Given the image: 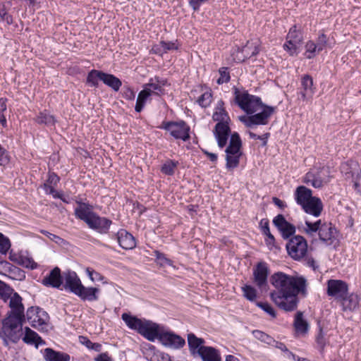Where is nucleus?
I'll return each mask as SVG.
<instances>
[{"label":"nucleus","instance_id":"nucleus-35","mask_svg":"<svg viewBox=\"0 0 361 361\" xmlns=\"http://www.w3.org/2000/svg\"><path fill=\"white\" fill-rule=\"evenodd\" d=\"M104 72L97 70L90 71L87 76V84L91 87H97L99 86V81H102Z\"/></svg>","mask_w":361,"mask_h":361},{"label":"nucleus","instance_id":"nucleus-29","mask_svg":"<svg viewBox=\"0 0 361 361\" xmlns=\"http://www.w3.org/2000/svg\"><path fill=\"white\" fill-rule=\"evenodd\" d=\"M152 95V90H151V88L144 87V89L139 92L137 98V102L135 107V109L137 112H140L143 109L145 103Z\"/></svg>","mask_w":361,"mask_h":361},{"label":"nucleus","instance_id":"nucleus-30","mask_svg":"<svg viewBox=\"0 0 361 361\" xmlns=\"http://www.w3.org/2000/svg\"><path fill=\"white\" fill-rule=\"evenodd\" d=\"M102 81L114 91L117 92L122 85V82L119 78L115 75L104 72Z\"/></svg>","mask_w":361,"mask_h":361},{"label":"nucleus","instance_id":"nucleus-25","mask_svg":"<svg viewBox=\"0 0 361 361\" xmlns=\"http://www.w3.org/2000/svg\"><path fill=\"white\" fill-rule=\"evenodd\" d=\"M188 343L190 351L194 356H197L205 346L204 345V339L197 338L193 334H189L188 335Z\"/></svg>","mask_w":361,"mask_h":361},{"label":"nucleus","instance_id":"nucleus-21","mask_svg":"<svg viewBox=\"0 0 361 361\" xmlns=\"http://www.w3.org/2000/svg\"><path fill=\"white\" fill-rule=\"evenodd\" d=\"M8 299L10 300L9 306L11 310L9 316L18 317L23 319L24 317V307L22 304L21 297L16 293H12Z\"/></svg>","mask_w":361,"mask_h":361},{"label":"nucleus","instance_id":"nucleus-40","mask_svg":"<svg viewBox=\"0 0 361 361\" xmlns=\"http://www.w3.org/2000/svg\"><path fill=\"white\" fill-rule=\"evenodd\" d=\"M154 256L157 263L159 264L161 267L166 268L169 267L173 269L176 268V267L172 264V262L160 252L154 251Z\"/></svg>","mask_w":361,"mask_h":361},{"label":"nucleus","instance_id":"nucleus-3","mask_svg":"<svg viewBox=\"0 0 361 361\" xmlns=\"http://www.w3.org/2000/svg\"><path fill=\"white\" fill-rule=\"evenodd\" d=\"M298 228L310 236L317 233L320 242L326 246L335 247L338 243L337 230L331 223L323 222L321 219L316 221L305 219V225L298 226Z\"/></svg>","mask_w":361,"mask_h":361},{"label":"nucleus","instance_id":"nucleus-45","mask_svg":"<svg viewBox=\"0 0 361 361\" xmlns=\"http://www.w3.org/2000/svg\"><path fill=\"white\" fill-rule=\"evenodd\" d=\"M300 47V45L296 44H288V42H286L283 46L284 50L292 56H297L298 54Z\"/></svg>","mask_w":361,"mask_h":361},{"label":"nucleus","instance_id":"nucleus-47","mask_svg":"<svg viewBox=\"0 0 361 361\" xmlns=\"http://www.w3.org/2000/svg\"><path fill=\"white\" fill-rule=\"evenodd\" d=\"M244 296L249 300L253 301L256 298V290L250 286H245L243 288Z\"/></svg>","mask_w":361,"mask_h":361},{"label":"nucleus","instance_id":"nucleus-33","mask_svg":"<svg viewBox=\"0 0 361 361\" xmlns=\"http://www.w3.org/2000/svg\"><path fill=\"white\" fill-rule=\"evenodd\" d=\"M35 121L39 124L53 126L55 125L56 121L53 115H51L47 111H44L37 115Z\"/></svg>","mask_w":361,"mask_h":361},{"label":"nucleus","instance_id":"nucleus-53","mask_svg":"<svg viewBox=\"0 0 361 361\" xmlns=\"http://www.w3.org/2000/svg\"><path fill=\"white\" fill-rule=\"evenodd\" d=\"M329 173V169L327 168H322L319 171H317L316 173H314V178L317 179H324V180H329V178L327 176V174Z\"/></svg>","mask_w":361,"mask_h":361},{"label":"nucleus","instance_id":"nucleus-8","mask_svg":"<svg viewBox=\"0 0 361 361\" xmlns=\"http://www.w3.org/2000/svg\"><path fill=\"white\" fill-rule=\"evenodd\" d=\"M154 329L152 333L153 339H149V341L154 342L155 340H159L163 345L174 349L180 348L185 343L184 338L164 326L156 323Z\"/></svg>","mask_w":361,"mask_h":361},{"label":"nucleus","instance_id":"nucleus-31","mask_svg":"<svg viewBox=\"0 0 361 361\" xmlns=\"http://www.w3.org/2000/svg\"><path fill=\"white\" fill-rule=\"evenodd\" d=\"M303 41V37L300 30H297V27L295 25L293 26L286 37V42L288 44H296L298 45H301Z\"/></svg>","mask_w":361,"mask_h":361},{"label":"nucleus","instance_id":"nucleus-14","mask_svg":"<svg viewBox=\"0 0 361 361\" xmlns=\"http://www.w3.org/2000/svg\"><path fill=\"white\" fill-rule=\"evenodd\" d=\"M348 283L342 280L329 279L326 282V294L334 298L337 302L348 293Z\"/></svg>","mask_w":361,"mask_h":361},{"label":"nucleus","instance_id":"nucleus-10","mask_svg":"<svg viewBox=\"0 0 361 361\" xmlns=\"http://www.w3.org/2000/svg\"><path fill=\"white\" fill-rule=\"evenodd\" d=\"M121 318L129 329L136 331L148 341L153 339L152 333L154 330L156 323L139 319L127 313H123Z\"/></svg>","mask_w":361,"mask_h":361},{"label":"nucleus","instance_id":"nucleus-49","mask_svg":"<svg viewBox=\"0 0 361 361\" xmlns=\"http://www.w3.org/2000/svg\"><path fill=\"white\" fill-rule=\"evenodd\" d=\"M255 281L256 283L259 286H262L267 281V272H254Z\"/></svg>","mask_w":361,"mask_h":361},{"label":"nucleus","instance_id":"nucleus-24","mask_svg":"<svg viewBox=\"0 0 361 361\" xmlns=\"http://www.w3.org/2000/svg\"><path fill=\"white\" fill-rule=\"evenodd\" d=\"M77 293L75 294L83 300L87 301H96L98 300L99 289L97 288H87L82 285L80 289L75 290Z\"/></svg>","mask_w":361,"mask_h":361},{"label":"nucleus","instance_id":"nucleus-57","mask_svg":"<svg viewBox=\"0 0 361 361\" xmlns=\"http://www.w3.org/2000/svg\"><path fill=\"white\" fill-rule=\"evenodd\" d=\"M59 177L54 173H49L48 179L45 183H49L51 185H56L59 182Z\"/></svg>","mask_w":361,"mask_h":361},{"label":"nucleus","instance_id":"nucleus-2","mask_svg":"<svg viewBox=\"0 0 361 361\" xmlns=\"http://www.w3.org/2000/svg\"><path fill=\"white\" fill-rule=\"evenodd\" d=\"M233 94L235 104L243 111L247 114H255L249 116L240 117V120L247 127L268 123L269 118L274 111L273 107L264 105L259 97L250 94L247 91L236 87H233Z\"/></svg>","mask_w":361,"mask_h":361},{"label":"nucleus","instance_id":"nucleus-39","mask_svg":"<svg viewBox=\"0 0 361 361\" xmlns=\"http://www.w3.org/2000/svg\"><path fill=\"white\" fill-rule=\"evenodd\" d=\"M178 161L169 159L166 161L161 168V171L167 176H172L175 173V169L178 166Z\"/></svg>","mask_w":361,"mask_h":361},{"label":"nucleus","instance_id":"nucleus-4","mask_svg":"<svg viewBox=\"0 0 361 361\" xmlns=\"http://www.w3.org/2000/svg\"><path fill=\"white\" fill-rule=\"evenodd\" d=\"M78 206L75 209V216L82 220L88 227L95 230L99 233H107L112 221L106 218L99 216L92 211V206L84 202H78Z\"/></svg>","mask_w":361,"mask_h":361},{"label":"nucleus","instance_id":"nucleus-16","mask_svg":"<svg viewBox=\"0 0 361 361\" xmlns=\"http://www.w3.org/2000/svg\"><path fill=\"white\" fill-rule=\"evenodd\" d=\"M361 297L355 293H346L339 301L338 304L342 311L352 312L360 307Z\"/></svg>","mask_w":361,"mask_h":361},{"label":"nucleus","instance_id":"nucleus-9","mask_svg":"<svg viewBox=\"0 0 361 361\" xmlns=\"http://www.w3.org/2000/svg\"><path fill=\"white\" fill-rule=\"evenodd\" d=\"M22 322L23 319L13 316H8L3 321L0 336L6 345L8 341L16 343L20 340L23 336Z\"/></svg>","mask_w":361,"mask_h":361},{"label":"nucleus","instance_id":"nucleus-32","mask_svg":"<svg viewBox=\"0 0 361 361\" xmlns=\"http://www.w3.org/2000/svg\"><path fill=\"white\" fill-rule=\"evenodd\" d=\"M23 341L27 344H35L37 346L42 343L38 334L28 327L25 329Z\"/></svg>","mask_w":361,"mask_h":361},{"label":"nucleus","instance_id":"nucleus-46","mask_svg":"<svg viewBox=\"0 0 361 361\" xmlns=\"http://www.w3.org/2000/svg\"><path fill=\"white\" fill-rule=\"evenodd\" d=\"M11 247L9 239L0 233V252L6 254Z\"/></svg>","mask_w":361,"mask_h":361},{"label":"nucleus","instance_id":"nucleus-1","mask_svg":"<svg viewBox=\"0 0 361 361\" xmlns=\"http://www.w3.org/2000/svg\"><path fill=\"white\" fill-rule=\"evenodd\" d=\"M271 282L281 292L273 293L271 295L275 304L285 311L295 310L297 307V295L300 293H304L305 291V278L288 276L283 272H275L271 276Z\"/></svg>","mask_w":361,"mask_h":361},{"label":"nucleus","instance_id":"nucleus-38","mask_svg":"<svg viewBox=\"0 0 361 361\" xmlns=\"http://www.w3.org/2000/svg\"><path fill=\"white\" fill-rule=\"evenodd\" d=\"M303 182L311 185L315 188H320L329 182V180L314 178L313 172H308L304 177Z\"/></svg>","mask_w":361,"mask_h":361},{"label":"nucleus","instance_id":"nucleus-43","mask_svg":"<svg viewBox=\"0 0 361 361\" xmlns=\"http://www.w3.org/2000/svg\"><path fill=\"white\" fill-rule=\"evenodd\" d=\"M252 334L255 338L268 345H274L275 343V340L272 337L261 331L255 330L252 331Z\"/></svg>","mask_w":361,"mask_h":361},{"label":"nucleus","instance_id":"nucleus-6","mask_svg":"<svg viewBox=\"0 0 361 361\" xmlns=\"http://www.w3.org/2000/svg\"><path fill=\"white\" fill-rule=\"evenodd\" d=\"M294 197L298 204L301 206L305 213L315 217L320 216L323 210L321 200L312 196V191L305 186H298L294 192Z\"/></svg>","mask_w":361,"mask_h":361},{"label":"nucleus","instance_id":"nucleus-15","mask_svg":"<svg viewBox=\"0 0 361 361\" xmlns=\"http://www.w3.org/2000/svg\"><path fill=\"white\" fill-rule=\"evenodd\" d=\"M163 128L169 131L171 136L175 139H180L187 141L190 138V128L183 121L179 122H167Z\"/></svg>","mask_w":361,"mask_h":361},{"label":"nucleus","instance_id":"nucleus-50","mask_svg":"<svg viewBox=\"0 0 361 361\" xmlns=\"http://www.w3.org/2000/svg\"><path fill=\"white\" fill-rule=\"evenodd\" d=\"M55 186L51 185L49 183H44L43 188L47 194L52 195L54 198H61V193L55 190Z\"/></svg>","mask_w":361,"mask_h":361},{"label":"nucleus","instance_id":"nucleus-60","mask_svg":"<svg viewBox=\"0 0 361 361\" xmlns=\"http://www.w3.org/2000/svg\"><path fill=\"white\" fill-rule=\"evenodd\" d=\"M306 264L309 268L312 269L313 270H316L319 268L318 263L316 260H314L312 257H307L305 259Z\"/></svg>","mask_w":361,"mask_h":361},{"label":"nucleus","instance_id":"nucleus-34","mask_svg":"<svg viewBox=\"0 0 361 361\" xmlns=\"http://www.w3.org/2000/svg\"><path fill=\"white\" fill-rule=\"evenodd\" d=\"M178 46L173 42L161 41L159 44L154 46L152 50L154 53L162 55L170 50H176Z\"/></svg>","mask_w":361,"mask_h":361},{"label":"nucleus","instance_id":"nucleus-19","mask_svg":"<svg viewBox=\"0 0 361 361\" xmlns=\"http://www.w3.org/2000/svg\"><path fill=\"white\" fill-rule=\"evenodd\" d=\"M9 258L13 262L25 269H37L39 268L38 264L27 252L22 251L17 253L11 252Z\"/></svg>","mask_w":361,"mask_h":361},{"label":"nucleus","instance_id":"nucleus-54","mask_svg":"<svg viewBox=\"0 0 361 361\" xmlns=\"http://www.w3.org/2000/svg\"><path fill=\"white\" fill-rule=\"evenodd\" d=\"M135 92L129 87H124L123 97L128 100H133L135 99Z\"/></svg>","mask_w":361,"mask_h":361},{"label":"nucleus","instance_id":"nucleus-17","mask_svg":"<svg viewBox=\"0 0 361 361\" xmlns=\"http://www.w3.org/2000/svg\"><path fill=\"white\" fill-rule=\"evenodd\" d=\"M341 172L345 173L346 178H352L355 190L361 192V170L356 163H343L341 166Z\"/></svg>","mask_w":361,"mask_h":361},{"label":"nucleus","instance_id":"nucleus-56","mask_svg":"<svg viewBox=\"0 0 361 361\" xmlns=\"http://www.w3.org/2000/svg\"><path fill=\"white\" fill-rule=\"evenodd\" d=\"M8 161L9 158L6 149L0 145V165H6Z\"/></svg>","mask_w":361,"mask_h":361},{"label":"nucleus","instance_id":"nucleus-5","mask_svg":"<svg viewBox=\"0 0 361 361\" xmlns=\"http://www.w3.org/2000/svg\"><path fill=\"white\" fill-rule=\"evenodd\" d=\"M212 118L217 123L214 128V135L220 148L226 146L230 133V117L224 108V102L219 100L214 109Z\"/></svg>","mask_w":361,"mask_h":361},{"label":"nucleus","instance_id":"nucleus-11","mask_svg":"<svg viewBox=\"0 0 361 361\" xmlns=\"http://www.w3.org/2000/svg\"><path fill=\"white\" fill-rule=\"evenodd\" d=\"M242 142L239 135L234 133L231 135L229 145L226 149V167L228 171L237 168L242 156Z\"/></svg>","mask_w":361,"mask_h":361},{"label":"nucleus","instance_id":"nucleus-44","mask_svg":"<svg viewBox=\"0 0 361 361\" xmlns=\"http://www.w3.org/2000/svg\"><path fill=\"white\" fill-rule=\"evenodd\" d=\"M220 77L217 79V83L221 85L230 80V74L228 68L222 67L219 71Z\"/></svg>","mask_w":361,"mask_h":361},{"label":"nucleus","instance_id":"nucleus-51","mask_svg":"<svg viewBox=\"0 0 361 361\" xmlns=\"http://www.w3.org/2000/svg\"><path fill=\"white\" fill-rule=\"evenodd\" d=\"M257 305L272 317H276L275 311L269 304L267 302H259Z\"/></svg>","mask_w":361,"mask_h":361},{"label":"nucleus","instance_id":"nucleus-48","mask_svg":"<svg viewBox=\"0 0 361 361\" xmlns=\"http://www.w3.org/2000/svg\"><path fill=\"white\" fill-rule=\"evenodd\" d=\"M12 293V289L0 281V295L6 301L10 295Z\"/></svg>","mask_w":361,"mask_h":361},{"label":"nucleus","instance_id":"nucleus-12","mask_svg":"<svg viewBox=\"0 0 361 361\" xmlns=\"http://www.w3.org/2000/svg\"><path fill=\"white\" fill-rule=\"evenodd\" d=\"M288 254L295 260H300L304 258L307 252V242L306 239L300 235L291 237L286 245Z\"/></svg>","mask_w":361,"mask_h":361},{"label":"nucleus","instance_id":"nucleus-52","mask_svg":"<svg viewBox=\"0 0 361 361\" xmlns=\"http://www.w3.org/2000/svg\"><path fill=\"white\" fill-rule=\"evenodd\" d=\"M90 279L93 282H100L102 283H105L106 281H104V276L101 274L100 272H87Z\"/></svg>","mask_w":361,"mask_h":361},{"label":"nucleus","instance_id":"nucleus-20","mask_svg":"<svg viewBox=\"0 0 361 361\" xmlns=\"http://www.w3.org/2000/svg\"><path fill=\"white\" fill-rule=\"evenodd\" d=\"M315 88L313 87V79L309 75H305L301 79V87L299 94L302 101L310 100L314 94Z\"/></svg>","mask_w":361,"mask_h":361},{"label":"nucleus","instance_id":"nucleus-37","mask_svg":"<svg viewBox=\"0 0 361 361\" xmlns=\"http://www.w3.org/2000/svg\"><path fill=\"white\" fill-rule=\"evenodd\" d=\"M305 51L304 52V56L307 59H312L314 58L321 52L319 49H317V44L313 40H308L305 43Z\"/></svg>","mask_w":361,"mask_h":361},{"label":"nucleus","instance_id":"nucleus-61","mask_svg":"<svg viewBox=\"0 0 361 361\" xmlns=\"http://www.w3.org/2000/svg\"><path fill=\"white\" fill-rule=\"evenodd\" d=\"M0 17L2 20H6L8 23L11 20V17L7 14L4 4L0 5Z\"/></svg>","mask_w":361,"mask_h":361},{"label":"nucleus","instance_id":"nucleus-58","mask_svg":"<svg viewBox=\"0 0 361 361\" xmlns=\"http://www.w3.org/2000/svg\"><path fill=\"white\" fill-rule=\"evenodd\" d=\"M259 227L262 233H269V222L267 219H262L259 222Z\"/></svg>","mask_w":361,"mask_h":361},{"label":"nucleus","instance_id":"nucleus-63","mask_svg":"<svg viewBox=\"0 0 361 361\" xmlns=\"http://www.w3.org/2000/svg\"><path fill=\"white\" fill-rule=\"evenodd\" d=\"M41 233L45 235L47 237H48L50 240L55 241L56 243H58L59 240H61V238L60 237L53 233H51L47 231L42 230Z\"/></svg>","mask_w":361,"mask_h":361},{"label":"nucleus","instance_id":"nucleus-42","mask_svg":"<svg viewBox=\"0 0 361 361\" xmlns=\"http://www.w3.org/2000/svg\"><path fill=\"white\" fill-rule=\"evenodd\" d=\"M315 43L317 44V49H319L320 51L326 48H331L329 39L324 33H321L319 35Z\"/></svg>","mask_w":361,"mask_h":361},{"label":"nucleus","instance_id":"nucleus-62","mask_svg":"<svg viewBox=\"0 0 361 361\" xmlns=\"http://www.w3.org/2000/svg\"><path fill=\"white\" fill-rule=\"evenodd\" d=\"M317 343L321 348H323L326 344L324 335L322 330H320L319 334L317 336Z\"/></svg>","mask_w":361,"mask_h":361},{"label":"nucleus","instance_id":"nucleus-55","mask_svg":"<svg viewBox=\"0 0 361 361\" xmlns=\"http://www.w3.org/2000/svg\"><path fill=\"white\" fill-rule=\"evenodd\" d=\"M94 361H114V359L108 352H104L94 357Z\"/></svg>","mask_w":361,"mask_h":361},{"label":"nucleus","instance_id":"nucleus-41","mask_svg":"<svg viewBox=\"0 0 361 361\" xmlns=\"http://www.w3.org/2000/svg\"><path fill=\"white\" fill-rule=\"evenodd\" d=\"M212 102V94L211 90H207L201 94L197 99L198 104L202 107L206 108L209 106Z\"/></svg>","mask_w":361,"mask_h":361},{"label":"nucleus","instance_id":"nucleus-36","mask_svg":"<svg viewBox=\"0 0 361 361\" xmlns=\"http://www.w3.org/2000/svg\"><path fill=\"white\" fill-rule=\"evenodd\" d=\"M259 51V44L257 42H247L245 46L242 49V53L244 57L248 59L257 55Z\"/></svg>","mask_w":361,"mask_h":361},{"label":"nucleus","instance_id":"nucleus-27","mask_svg":"<svg viewBox=\"0 0 361 361\" xmlns=\"http://www.w3.org/2000/svg\"><path fill=\"white\" fill-rule=\"evenodd\" d=\"M293 325L298 335H305L308 331V323L304 319L303 314L301 312L296 313Z\"/></svg>","mask_w":361,"mask_h":361},{"label":"nucleus","instance_id":"nucleus-64","mask_svg":"<svg viewBox=\"0 0 361 361\" xmlns=\"http://www.w3.org/2000/svg\"><path fill=\"white\" fill-rule=\"evenodd\" d=\"M272 201L275 205H276L281 209H283L285 207H286V204L283 201L281 200L280 199L276 197L272 198Z\"/></svg>","mask_w":361,"mask_h":361},{"label":"nucleus","instance_id":"nucleus-59","mask_svg":"<svg viewBox=\"0 0 361 361\" xmlns=\"http://www.w3.org/2000/svg\"><path fill=\"white\" fill-rule=\"evenodd\" d=\"M209 0H190L189 4L194 11H198L200 6Z\"/></svg>","mask_w":361,"mask_h":361},{"label":"nucleus","instance_id":"nucleus-7","mask_svg":"<svg viewBox=\"0 0 361 361\" xmlns=\"http://www.w3.org/2000/svg\"><path fill=\"white\" fill-rule=\"evenodd\" d=\"M49 272V274L44 277L42 283L47 286L54 288H60L63 285L66 289H69L75 295L77 293L75 290L80 289L82 285L80 279L76 274V272Z\"/></svg>","mask_w":361,"mask_h":361},{"label":"nucleus","instance_id":"nucleus-28","mask_svg":"<svg viewBox=\"0 0 361 361\" xmlns=\"http://www.w3.org/2000/svg\"><path fill=\"white\" fill-rule=\"evenodd\" d=\"M44 356L46 361H70L68 354L55 351L51 348H46L44 350Z\"/></svg>","mask_w":361,"mask_h":361},{"label":"nucleus","instance_id":"nucleus-23","mask_svg":"<svg viewBox=\"0 0 361 361\" xmlns=\"http://www.w3.org/2000/svg\"><path fill=\"white\" fill-rule=\"evenodd\" d=\"M117 240L120 246L126 250L132 249L136 245L134 237L125 230H121L117 233Z\"/></svg>","mask_w":361,"mask_h":361},{"label":"nucleus","instance_id":"nucleus-18","mask_svg":"<svg viewBox=\"0 0 361 361\" xmlns=\"http://www.w3.org/2000/svg\"><path fill=\"white\" fill-rule=\"evenodd\" d=\"M274 225L277 228L283 239H290L295 233V226L286 221L283 215L278 214L273 219Z\"/></svg>","mask_w":361,"mask_h":361},{"label":"nucleus","instance_id":"nucleus-22","mask_svg":"<svg viewBox=\"0 0 361 361\" xmlns=\"http://www.w3.org/2000/svg\"><path fill=\"white\" fill-rule=\"evenodd\" d=\"M168 85L165 78L155 76L149 80V82L144 85L145 87H149L152 90V94L160 95L164 94L163 87Z\"/></svg>","mask_w":361,"mask_h":361},{"label":"nucleus","instance_id":"nucleus-26","mask_svg":"<svg viewBox=\"0 0 361 361\" xmlns=\"http://www.w3.org/2000/svg\"><path fill=\"white\" fill-rule=\"evenodd\" d=\"M202 361H221L219 350L211 346H204L197 355Z\"/></svg>","mask_w":361,"mask_h":361},{"label":"nucleus","instance_id":"nucleus-13","mask_svg":"<svg viewBox=\"0 0 361 361\" xmlns=\"http://www.w3.org/2000/svg\"><path fill=\"white\" fill-rule=\"evenodd\" d=\"M26 317L30 325L40 331H46L49 319V314L42 309L37 307L29 308Z\"/></svg>","mask_w":361,"mask_h":361}]
</instances>
